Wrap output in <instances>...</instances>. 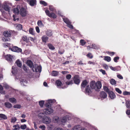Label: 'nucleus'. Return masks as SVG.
Wrapping results in <instances>:
<instances>
[{
  "instance_id": "obj_16",
  "label": "nucleus",
  "mask_w": 130,
  "mask_h": 130,
  "mask_svg": "<svg viewBox=\"0 0 130 130\" xmlns=\"http://www.w3.org/2000/svg\"><path fill=\"white\" fill-rule=\"evenodd\" d=\"M48 37L46 35H43L41 37L42 42L46 43L48 40Z\"/></svg>"
},
{
  "instance_id": "obj_46",
  "label": "nucleus",
  "mask_w": 130,
  "mask_h": 130,
  "mask_svg": "<svg viewBox=\"0 0 130 130\" xmlns=\"http://www.w3.org/2000/svg\"><path fill=\"white\" fill-rule=\"evenodd\" d=\"M17 119L15 117H13L11 119V122L14 123L17 121Z\"/></svg>"
},
{
  "instance_id": "obj_14",
  "label": "nucleus",
  "mask_w": 130,
  "mask_h": 130,
  "mask_svg": "<svg viewBox=\"0 0 130 130\" xmlns=\"http://www.w3.org/2000/svg\"><path fill=\"white\" fill-rule=\"evenodd\" d=\"M13 57V56H12L10 54L7 55L5 56V59L9 61H12Z\"/></svg>"
},
{
  "instance_id": "obj_38",
  "label": "nucleus",
  "mask_w": 130,
  "mask_h": 130,
  "mask_svg": "<svg viewBox=\"0 0 130 130\" xmlns=\"http://www.w3.org/2000/svg\"><path fill=\"white\" fill-rule=\"evenodd\" d=\"M110 83L112 85H115L116 83V81L113 79H111L110 81Z\"/></svg>"
},
{
  "instance_id": "obj_44",
  "label": "nucleus",
  "mask_w": 130,
  "mask_h": 130,
  "mask_svg": "<svg viewBox=\"0 0 130 130\" xmlns=\"http://www.w3.org/2000/svg\"><path fill=\"white\" fill-rule=\"evenodd\" d=\"M22 39L24 41H25L27 42H28V39L27 38V37L26 36H23Z\"/></svg>"
},
{
  "instance_id": "obj_57",
  "label": "nucleus",
  "mask_w": 130,
  "mask_h": 130,
  "mask_svg": "<svg viewBox=\"0 0 130 130\" xmlns=\"http://www.w3.org/2000/svg\"><path fill=\"white\" fill-rule=\"evenodd\" d=\"M3 86L0 84V93H3Z\"/></svg>"
},
{
  "instance_id": "obj_60",
  "label": "nucleus",
  "mask_w": 130,
  "mask_h": 130,
  "mask_svg": "<svg viewBox=\"0 0 130 130\" xmlns=\"http://www.w3.org/2000/svg\"><path fill=\"white\" fill-rule=\"evenodd\" d=\"M108 54H110L111 56H112L115 54V53L113 52H108Z\"/></svg>"
},
{
  "instance_id": "obj_55",
  "label": "nucleus",
  "mask_w": 130,
  "mask_h": 130,
  "mask_svg": "<svg viewBox=\"0 0 130 130\" xmlns=\"http://www.w3.org/2000/svg\"><path fill=\"white\" fill-rule=\"evenodd\" d=\"M39 128L42 129V130H45V127L44 125H41L39 126Z\"/></svg>"
},
{
  "instance_id": "obj_39",
  "label": "nucleus",
  "mask_w": 130,
  "mask_h": 130,
  "mask_svg": "<svg viewBox=\"0 0 130 130\" xmlns=\"http://www.w3.org/2000/svg\"><path fill=\"white\" fill-rule=\"evenodd\" d=\"M80 43L83 46L86 44V42L84 40L81 39L80 40Z\"/></svg>"
},
{
  "instance_id": "obj_51",
  "label": "nucleus",
  "mask_w": 130,
  "mask_h": 130,
  "mask_svg": "<svg viewBox=\"0 0 130 130\" xmlns=\"http://www.w3.org/2000/svg\"><path fill=\"white\" fill-rule=\"evenodd\" d=\"M123 95H130V92L125 91L123 92Z\"/></svg>"
},
{
  "instance_id": "obj_12",
  "label": "nucleus",
  "mask_w": 130,
  "mask_h": 130,
  "mask_svg": "<svg viewBox=\"0 0 130 130\" xmlns=\"http://www.w3.org/2000/svg\"><path fill=\"white\" fill-rule=\"evenodd\" d=\"M88 83V82H87L86 80L85 79L83 80L81 84V88L82 89L83 88H84L86 86H87Z\"/></svg>"
},
{
  "instance_id": "obj_21",
  "label": "nucleus",
  "mask_w": 130,
  "mask_h": 130,
  "mask_svg": "<svg viewBox=\"0 0 130 130\" xmlns=\"http://www.w3.org/2000/svg\"><path fill=\"white\" fill-rule=\"evenodd\" d=\"M8 100L10 102L12 103H16L17 102L16 99L13 97L9 98Z\"/></svg>"
},
{
  "instance_id": "obj_52",
  "label": "nucleus",
  "mask_w": 130,
  "mask_h": 130,
  "mask_svg": "<svg viewBox=\"0 0 130 130\" xmlns=\"http://www.w3.org/2000/svg\"><path fill=\"white\" fill-rule=\"evenodd\" d=\"M119 57H116L113 58V60L115 62H118L117 60H119Z\"/></svg>"
},
{
  "instance_id": "obj_41",
  "label": "nucleus",
  "mask_w": 130,
  "mask_h": 130,
  "mask_svg": "<svg viewBox=\"0 0 130 130\" xmlns=\"http://www.w3.org/2000/svg\"><path fill=\"white\" fill-rule=\"evenodd\" d=\"M87 57L90 59L92 58L93 57V56L92 55V54L90 53H89L86 55Z\"/></svg>"
},
{
  "instance_id": "obj_48",
  "label": "nucleus",
  "mask_w": 130,
  "mask_h": 130,
  "mask_svg": "<svg viewBox=\"0 0 130 130\" xmlns=\"http://www.w3.org/2000/svg\"><path fill=\"white\" fill-rule=\"evenodd\" d=\"M29 33L31 35H33L34 33L33 32V29L31 28H30L29 30Z\"/></svg>"
},
{
  "instance_id": "obj_24",
  "label": "nucleus",
  "mask_w": 130,
  "mask_h": 130,
  "mask_svg": "<svg viewBox=\"0 0 130 130\" xmlns=\"http://www.w3.org/2000/svg\"><path fill=\"white\" fill-rule=\"evenodd\" d=\"M15 63L17 64L18 66L20 68H21L22 66V63L19 59H18L16 61Z\"/></svg>"
},
{
  "instance_id": "obj_63",
  "label": "nucleus",
  "mask_w": 130,
  "mask_h": 130,
  "mask_svg": "<svg viewBox=\"0 0 130 130\" xmlns=\"http://www.w3.org/2000/svg\"><path fill=\"white\" fill-rule=\"evenodd\" d=\"M18 126H19L18 125H14L13 126V128L15 127V128L14 129V130H17L18 129V128H17V127Z\"/></svg>"
},
{
  "instance_id": "obj_25",
  "label": "nucleus",
  "mask_w": 130,
  "mask_h": 130,
  "mask_svg": "<svg viewBox=\"0 0 130 130\" xmlns=\"http://www.w3.org/2000/svg\"><path fill=\"white\" fill-rule=\"evenodd\" d=\"M13 12L15 14H18L20 13V11L18 8H16L13 9Z\"/></svg>"
},
{
  "instance_id": "obj_47",
  "label": "nucleus",
  "mask_w": 130,
  "mask_h": 130,
  "mask_svg": "<svg viewBox=\"0 0 130 130\" xmlns=\"http://www.w3.org/2000/svg\"><path fill=\"white\" fill-rule=\"evenodd\" d=\"M67 26L70 28L73 29V26L71 24V22H70L69 24H67Z\"/></svg>"
},
{
  "instance_id": "obj_8",
  "label": "nucleus",
  "mask_w": 130,
  "mask_h": 130,
  "mask_svg": "<svg viewBox=\"0 0 130 130\" xmlns=\"http://www.w3.org/2000/svg\"><path fill=\"white\" fill-rule=\"evenodd\" d=\"M42 119L43 123L46 124H49L51 121L50 118L47 116H44L43 117Z\"/></svg>"
},
{
  "instance_id": "obj_35",
  "label": "nucleus",
  "mask_w": 130,
  "mask_h": 130,
  "mask_svg": "<svg viewBox=\"0 0 130 130\" xmlns=\"http://www.w3.org/2000/svg\"><path fill=\"white\" fill-rule=\"evenodd\" d=\"M63 20L64 22L67 24L70 22L69 20L66 18H63Z\"/></svg>"
},
{
  "instance_id": "obj_56",
  "label": "nucleus",
  "mask_w": 130,
  "mask_h": 130,
  "mask_svg": "<svg viewBox=\"0 0 130 130\" xmlns=\"http://www.w3.org/2000/svg\"><path fill=\"white\" fill-rule=\"evenodd\" d=\"M71 75L70 74L67 75L66 76V78L68 79H70L71 77Z\"/></svg>"
},
{
  "instance_id": "obj_53",
  "label": "nucleus",
  "mask_w": 130,
  "mask_h": 130,
  "mask_svg": "<svg viewBox=\"0 0 130 130\" xmlns=\"http://www.w3.org/2000/svg\"><path fill=\"white\" fill-rule=\"evenodd\" d=\"M67 85H69L70 84H73V82L72 80H71L69 82H67L66 83Z\"/></svg>"
},
{
  "instance_id": "obj_29",
  "label": "nucleus",
  "mask_w": 130,
  "mask_h": 130,
  "mask_svg": "<svg viewBox=\"0 0 130 130\" xmlns=\"http://www.w3.org/2000/svg\"><path fill=\"white\" fill-rule=\"evenodd\" d=\"M15 26L18 30H21L22 29V26L21 24H15Z\"/></svg>"
},
{
  "instance_id": "obj_49",
  "label": "nucleus",
  "mask_w": 130,
  "mask_h": 130,
  "mask_svg": "<svg viewBox=\"0 0 130 130\" xmlns=\"http://www.w3.org/2000/svg\"><path fill=\"white\" fill-rule=\"evenodd\" d=\"M14 108H21V106L20 105L17 104L13 106Z\"/></svg>"
},
{
  "instance_id": "obj_1",
  "label": "nucleus",
  "mask_w": 130,
  "mask_h": 130,
  "mask_svg": "<svg viewBox=\"0 0 130 130\" xmlns=\"http://www.w3.org/2000/svg\"><path fill=\"white\" fill-rule=\"evenodd\" d=\"M90 87L92 89H95L96 90L100 89L102 87V84L99 81L96 83L94 81L92 80L90 82Z\"/></svg>"
},
{
  "instance_id": "obj_32",
  "label": "nucleus",
  "mask_w": 130,
  "mask_h": 130,
  "mask_svg": "<svg viewBox=\"0 0 130 130\" xmlns=\"http://www.w3.org/2000/svg\"><path fill=\"white\" fill-rule=\"evenodd\" d=\"M10 45L11 44L9 43H4L3 44V46L4 47H9V48L10 47Z\"/></svg>"
},
{
  "instance_id": "obj_50",
  "label": "nucleus",
  "mask_w": 130,
  "mask_h": 130,
  "mask_svg": "<svg viewBox=\"0 0 130 130\" xmlns=\"http://www.w3.org/2000/svg\"><path fill=\"white\" fill-rule=\"evenodd\" d=\"M115 90L116 92L120 94L122 93V92L118 88H116Z\"/></svg>"
},
{
  "instance_id": "obj_4",
  "label": "nucleus",
  "mask_w": 130,
  "mask_h": 130,
  "mask_svg": "<svg viewBox=\"0 0 130 130\" xmlns=\"http://www.w3.org/2000/svg\"><path fill=\"white\" fill-rule=\"evenodd\" d=\"M45 12L46 15L50 17H51L53 19H55L56 18V15L55 13L53 12L50 13V11L48 10H46Z\"/></svg>"
},
{
  "instance_id": "obj_18",
  "label": "nucleus",
  "mask_w": 130,
  "mask_h": 130,
  "mask_svg": "<svg viewBox=\"0 0 130 130\" xmlns=\"http://www.w3.org/2000/svg\"><path fill=\"white\" fill-rule=\"evenodd\" d=\"M4 106L8 109H10L12 107V104L9 102H6L4 103Z\"/></svg>"
},
{
  "instance_id": "obj_36",
  "label": "nucleus",
  "mask_w": 130,
  "mask_h": 130,
  "mask_svg": "<svg viewBox=\"0 0 130 130\" xmlns=\"http://www.w3.org/2000/svg\"><path fill=\"white\" fill-rule=\"evenodd\" d=\"M0 118L6 120L7 119V117L5 115L3 114H0Z\"/></svg>"
},
{
  "instance_id": "obj_64",
  "label": "nucleus",
  "mask_w": 130,
  "mask_h": 130,
  "mask_svg": "<svg viewBox=\"0 0 130 130\" xmlns=\"http://www.w3.org/2000/svg\"><path fill=\"white\" fill-rule=\"evenodd\" d=\"M126 114L128 115H130V109L127 110L126 111Z\"/></svg>"
},
{
  "instance_id": "obj_28",
  "label": "nucleus",
  "mask_w": 130,
  "mask_h": 130,
  "mask_svg": "<svg viewBox=\"0 0 130 130\" xmlns=\"http://www.w3.org/2000/svg\"><path fill=\"white\" fill-rule=\"evenodd\" d=\"M23 68L24 70L27 73H28L29 72V71L28 68H27L25 64H23Z\"/></svg>"
},
{
  "instance_id": "obj_34",
  "label": "nucleus",
  "mask_w": 130,
  "mask_h": 130,
  "mask_svg": "<svg viewBox=\"0 0 130 130\" xmlns=\"http://www.w3.org/2000/svg\"><path fill=\"white\" fill-rule=\"evenodd\" d=\"M59 118L57 116H55L53 118V121L55 123H57L58 122Z\"/></svg>"
},
{
  "instance_id": "obj_61",
  "label": "nucleus",
  "mask_w": 130,
  "mask_h": 130,
  "mask_svg": "<svg viewBox=\"0 0 130 130\" xmlns=\"http://www.w3.org/2000/svg\"><path fill=\"white\" fill-rule=\"evenodd\" d=\"M117 77L118 78H119L120 79H122L123 78L122 76L120 74L117 75Z\"/></svg>"
},
{
  "instance_id": "obj_45",
  "label": "nucleus",
  "mask_w": 130,
  "mask_h": 130,
  "mask_svg": "<svg viewBox=\"0 0 130 130\" xmlns=\"http://www.w3.org/2000/svg\"><path fill=\"white\" fill-rule=\"evenodd\" d=\"M67 120V118L66 116H64L62 118V119L61 122L63 123L66 122Z\"/></svg>"
},
{
  "instance_id": "obj_33",
  "label": "nucleus",
  "mask_w": 130,
  "mask_h": 130,
  "mask_svg": "<svg viewBox=\"0 0 130 130\" xmlns=\"http://www.w3.org/2000/svg\"><path fill=\"white\" fill-rule=\"evenodd\" d=\"M59 73L58 72L54 71H53L52 73V75L54 76H57L58 75Z\"/></svg>"
},
{
  "instance_id": "obj_6",
  "label": "nucleus",
  "mask_w": 130,
  "mask_h": 130,
  "mask_svg": "<svg viewBox=\"0 0 130 130\" xmlns=\"http://www.w3.org/2000/svg\"><path fill=\"white\" fill-rule=\"evenodd\" d=\"M9 49L13 52L17 53L21 52H22V49L17 46H14L12 48L10 47Z\"/></svg>"
},
{
  "instance_id": "obj_40",
  "label": "nucleus",
  "mask_w": 130,
  "mask_h": 130,
  "mask_svg": "<svg viewBox=\"0 0 130 130\" xmlns=\"http://www.w3.org/2000/svg\"><path fill=\"white\" fill-rule=\"evenodd\" d=\"M126 105L127 108H130V101H128L126 102Z\"/></svg>"
},
{
  "instance_id": "obj_43",
  "label": "nucleus",
  "mask_w": 130,
  "mask_h": 130,
  "mask_svg": "<svg viewBox=\"0 0 130 130\" xmlns=\"http://www.w3.org/2000/svg\"><path fill=\"white\" fill-rule=\"evenodd\" d=\"M40 3L42 5H43L44 6H46L47 5V3L45 1H40Z\"/></svg>"
},
{
  "instance_id": "obj_5",
  "label": "nucleus",
  "mask_w": 130,
  "mask_h": 130,
  "mask_svg": "<svg viewBox=\"0 0 130 130\" xmlns=\"http://www.w3.org/2000/svg\"><path fill=\"white\" fill-rule=\"evenodd\" d=\"M73 80L75 84L78 85L80 82L79 76L78 75H75L73 78Z\"/></svg>"
},
{
  "instance_id": "obj_62",
  "label": "nucleus",
  "mask_w": 130,
  "mask_h": 130,
  "mask_svg": "<svg viewBox=\"0 0 130 130\" xmlns=\"http://www.w3.org/2000/svg\"><path fill=\"white\" fill-rule=\"evenodd\" d=\"M36 31L38 33H39L40 32V30L39 28L37 26L36 27Z\"/></svg>"
},
{
  "instance_id": "obj_3",
  "label": "nucleus",
  "mask_w": 130,
  "mask_h": 130,
  "mask_svg": "<svg viewBox=\"0 0 130 130\" xmlns=\"http://www.w3.org/2000/svg\"><path fill=\"white\" fill-rule=\"evenodd\" d=\"M45 106L47 108L45 109L44 111L46 115L50 114L52 113L53 111V109L51 108V104H50L49 103H46L45 104Z\"/></svg>"
},
{
  "instance_id": "obj_9",
  "label": "nucleus",
  "mask_w": 130,
  "mask_h": 130,
  "mask_svg": "<svg viewBox=\"0 0 130 130\" xmlns=\"http://www.w3.org/2000/svg\"><path fill=\"white\" fill-rule=\"evenodd\" d=\"M85 92L86 94H87L88 95L91 93L92 92L91 90L89 85H87L86 86Z\"/></svg>"
},
{
  "instance_id": "obj_19",
  "label": "nucleus",
  "mask_w": 130,
  "mask_h": 130,
  "mask_svg": "<svg viewBox=\"0 0 130 130\" xmlns=\"http://www.w3.org/2000/svg\"><path fill=\"white\" fill-rule=\"evenodd\" d=\"M56 84L57 87H59V88H63V87L61 88V86L62 85V84L60 80H57L56 81Z\"/></svg>"
},
{
  "instance_id": "obj_59",
  "label": "nucleus",
  "mask_w": 130,
  "mask_h": 130,
  "mask_svg": "<svg viewBox=\"0 0 130 130\" xmlns=\"http://www.w3.org/2000/svg\"><path fill=\"white\" fill-rule=\"evenodd\" d=\"M49 9L51 11H53L55 10V8L52 6H49Z\"/></svg>"
},
{
  "instance_id": "obj_42",
  "label": "nucleus",
  "mask_w": 130,
  "mask_h": 130,
  "mask_svg": "<svg viewBox=\"0 0 130 130\" xmlns=\"http://www.w3.org/2000/svg\"><path fill=\"white\" fill-rule=\"evenodd\" d=\"M44 103V102L43 101H41L39 102V105L41 107H42L43 106Z\"/></svg>"
},
{
  "instance_id": "obj_26",
  "label": "nucleus",
  "mask_w": 130,
  "mask_h": 130,
  "mask_svg": "<svg viewBox=\"0 0 130 130\" xmlns=\"http://www.w3.org/2000/svg\"><path fill=\"white\" fill-rule=\"evenodd\" d=\"M104 59L108 62H109L111 61V58L110 57L108 56H104Z\"/></svg>"
},
{
  "instance_id": "obj_11",
  "label": "nucleus",
  "mask_w": 130,
  "mask_h": 130,
  "mask_svg": "<svg viewBox=\"0 0 130 130\" xmlns=\"http://www.w3.org/2000/svg\"><path fill=\"white\" fill-rule=\"evenodd\" d=\"M27 2L31 6H35L37 4L36 0H27Z\"/></svg>"
},
{
  "instance_id": "obj_10",
  "label": "nucleus",
  "mask_w": 130,
  "mask_h": 130,
  "mask_svg": "<svg viewBox=\"0 0 130 130\" xmlns=\"http://www.w3.org/2000/svg\"><path fill=\"white\" fill-rule=\"evenodd\" d=\"M32 69L34 72H40L41 71V67L40 66H38L35 68L33 67Z\"/></svg>"
},
{
  "instance_id": "obj_13",
  "label": "nucleus",
  "mask_w": 130,
  "mask_h": 130,
  "mask_svg": "<svg viewBox=\"0 0 130 130\" xmlns=\"http://www.w3.org/2000/svg\"><path fill=\"white\" fill-rule=\"evenodd\" d=\"M108 94L109 97L111 99H113L116 98V95L112 91H110Z\"/></svg>"
},
{
  "instance_id": "obj_20",
  "label": "nucleus",
  "mask_w": 130,
  "mask_h": 130,
  "mask_svg": "<svg viewBox=\"0 0 130 130\" xmlns=\"http://www.w3.org/2000/svg\"><path fill=\"white\" fill-rule=\"evenodd\" d=\"M110 68L112 70L114 71H118L120 70V66H118L115 67H113L112 66L110 67Z\"/></svg>"
},
{
  "instance_id": "obj_54",
  "label": "nucleus",
  "mask_w": 130,
  "mask_h": 130,
  "mask_svg": "<svg viewBox=\"0 0 130 130\" xmlns=\"http://www.w3.org/2000/svg\"><path fill=\"white\" fill-rule=\"evenodd\" d=\"M21 128L23 129H24L26 128V124H24L23 125H22L20 126Z\"/></svg>"
},
{
  "instance_id": "obj_22",
  "label": "nucleus",
  "mask_w": 130,
  "mask_h": 130,
  "mask_svg": "<svg viewBox=\"0 0 130 130\" xmlns=\"http://www.w3.org/2000/svg\"><path fill=\"white\" fill-rule=\"evenodd\" d=\"M26 63L27 65L30 67L31 68L32 67L33 63L32 62L31 60H27V61Z\"/></svg>"
},
{
  "instance_id": "obj_58",
  "label": "nucleus",
  "mask_w": 130,
  "mask_h": 130,
  "mask_svg": "<svg viewBox=\"0 0 130 130\" xmlns=\"http://www.w3.org/2000/svg\"><path fill=\"white\" fill-rule=\"evenodd\" d=\"M99 70L100 72H101L103 75H105L106 74V73L105 70H103L102 69H101L100 70Z\"/></svg>"
},
{
  "instance_id": "obj_23",
  "label": "nucleus",
  "mask_w": 130,
  "mask_h": 130,
  "mask_svg": "<svg viewBox=\"0 0 130 130\" xmlns=\"http://www.w3.org/2000/svg\"><path fill=\"white\" fill-rule=\"evenodd\" d=\"M81 126L80 125H78L75 126L72 129V130H81Z\"/></svg>"
},
{
  "instance_id": "obj_31",
  "label": "nucleus",
  "mask_w": 130,
  "mask_h": 130,
  "mask_svg": "<svg viewBox=\"0 0 130 130\" xmlns=\"http://www.w3.org/2000/svg\"><path fill=\"white\" fill-rule=\"evenodd\" d=\"M37 25L39 27H43L44 25L43 24L41 21L39 20L38 21Z\"/></svg>"
},
{
  "instance_id": "obj_27",
  "label": "nucleus",
  "mask_w": 130,
  "mask_h": 130,
  "mask_svg": "<svg viewBox=\"0 0 130 130\" xmlns=\"http://www.w3.org/2000/svg\"><path fill=\"white\" fill-rule=\"evenodd\" d=\"M46 35L48 36H51L52 35V31L50 30H47L46 32Z\"/></svg>"
},
{
  "instance_id": "obj_37",
  "label": "nucleus",
  "mask_w": 130,
  "mask_h": 130,
  "mask_svg": "<svg viewBox=\"0 0 130 130\" xmlns=\"http://www.w3.org/2000/svg\"><path fill=\"white\" fill-rule=\"evenodd\" d=\"M103 89L104 91L107 93H108L110 91L108 88L105 86L103 87Z\"/></svg>"
},
{
  "instance_id": "obj_15",
  "label": "nucleus",
  "mask_w": 130,
  "mask_h": 130,
  "mask_svg": "<svg viewBox=\"0 0 130 130\" xmlns=\"http://www.w3.org/2000/svg\"><path fill=\"white\" fill-rule=\"evenodd\" d=\"M4 9L6 11L9 12L10 11V8L7 4H5L3 6Z\"/></svg>"
},
{
  "instance_id": "obj_2",
  "label": "nucleus",
  "mask_w": 130,
  "mask_h": 130,
  "mask_svg": "<svg viewBox=\"0 0 130 130\" xmlns=\"http://www.w3.org/2000/svg\"><path fill=\"white\" fill-rule=\"evenodd\" d=\"M11 32L10 31H5L3 32L4 37L2 38V40L4 42L10 41V39L9 38L11 37Z\"/></svg>"
},
{
  "instance_id": "obj_30",
  "label": "nucleus",
  "mask_w": 130,
  "mask_h": 130,
  "mask_svg": "<svg viewBox=\"0 0 130 130\" xmlns=\"http://www.w3.org/2000/svg\"><path fill=\"white\" fill-rule=\"evenodd\" d=\"M47 46L51 50H54L55 49V48L54 46L51 44H48Z\"/></svg>"
},
{
  "instance_id": "obj_7",
  "label": "nucleus",
  "mask_w": 130,
  "mask_h": 130,
  "mask_svg": "<svg viewBox=\"0 0 130 130\" xmlns=\"http://www.w3.org/2000/svg\"><path fill=\"white\" fill-rule=\"evenodd\" d=\"M20 13L22 17H25L27 14L26 9L22 7L20 9Z\"/></svg>"
},
{
  "instance_id": "obj_17",
  "label": "nucleus",
  "mask_w": 130,
  "mask_h": 130,
  "mask_svg": "<svg viewBox=\"0 0 130 130\" xmlns=\"http://www.w3.org/2000/svg\"><path fill=\"white\" fill-rule=\"evenodd\" d=\"M100 96L101 98L105 99L107 96V94L104 91H101L100 92Z\"/></svg>"
}]
</instances>
